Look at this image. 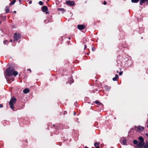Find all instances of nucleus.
Segmentation results:
<instances>
[{"mask_svg":"<svg viewBox=\"0 0 148 148\" xmlns=\"http://www.w3.org/2000/svg\"><path fill=\"white\" fill-rule=\"evenodd\" d=\"M66 3L71 6H73L74 4V2L73 1H67Z\"/></svg>","mask_w":148,"mask_h":148,"instance_id":"423d86ee","label":"nucleus"},{"mask_svg":"<svg viewBox=\"0 0 148 148\" xmlns=\"http://www.w3.org/2000/svg\"><path fill=\"white\" fill-rule=\"evenodd\" d=\"M75 112H74V115H75Z\"/></svg>","mask_w":148,"mask_h":148,"instance_id":"58836bf2","label":"nucleus"},{"mask_svg":"<svg viewBox=\"0 0 148 148\" xmlns=\"http://www.w3.org/2000/svg\"><path fill=\"white\" fill-rule=\"evenodd\" d=\"M3 107V105L2 104H0V108H1Z\"/></svg>","mask_w":148,"mask_h":148,"instance_id":"393cba45","label":"nucleus"},{"mask_svg":"<svg viewBox=\"0 0 148 148\" xmlns=\"http://www.w3.org/2000/svg\"><path fill=\"white\" fill-rule=\"evenodd\" d=\"M1 23V21H0V23Z\"/></svg>","mask_w":148,"mask_h":148,"instance_id":"c03bdc74","label":"nucleus"},{"mask_svg":"<svg viewBox=\"0 0 148 148\" xmlns=\"http://www.w3.org/2000/svg\"><path fill=\"white\" fill-rule=\"evenodd\" d=\"M14 13H16V11H14Z\"/></svg>","mask_w":148,"mask_h":148,"instance_id":"2f4dec72","label":"nucleus"},{"mask_svg":"<svg viewBox=\"0 0 148 148\" xmlns=\"http://www.w3.org/2000/svg\"><path fill=\"white\" fill-rule=\"evenodd\" d=\"M96 148H100L99 146L98 147H96Z\"/></svg>","mask_w":148,"mask_h":148,"instance_id":"e433bc0d","label":"nucleus"},{"mask_svg":"<svg viewBox=\"0 0 148 148\" xmlns=\"http://www.w3.org/2000/svg\"><path fill=\"white\" fill-rule=\"evenodd\" d=\"M12 39H11V40H10V41L11 42H12Z\"/></svg>","mask_w":148,"mask_h":148,"instance_id":"f704fd0d","label":"nucleus"},{"mask_svg":"<svg viewBox=\"0 0 148 148\" xmlns=\"http://www.w3.org/2000/svg\"><path fill=\"white\" fill-rule=\"evenodd\" d=\"M122 143L124 145H126L127 143V140L125 139H124L122 141Z\"/></svg>","mask_w":148,"mask_h":148,"instance_id":"ddd939ff","label":"nucleus"},{"mask_svg":"<svg viewBox=\"0 0 148 148\" xmlns=\"http://www.w3.org/2000/svg\"><path fill=\"white\" fill-rule=\"evenodd\" d=\"M147 121H148V119H147Z\"/></svg>","mask_w":148,"mask_h":148,"instance_id":"49530a36","label":"nucleus"},{"mask_svg":"<svg viewBox=\"0 0 148 148\" xmlns=\"http://www.w3.org/2000/svg\"><path fill=\"white\" fill-rule=\"evenodd\" d=\"M146 72H147V73H148V71H146Z\"/></svg>","mask_w":148,"mask_h":148,"instance_id":"a19ab883","label":"nucleus"},{"mask_svg":"<svg viewBox=\"0 0 148 148\" xmlns=\"http://www.w3.org/2000/svg\"><path fill=\"white\" fill-rule=\"evenodd\" d=\"M119 76L117 74L115 75V76L112 79V80L114 81H116L117 80V79L118 78Z\"/></svg>","mask_w":148,"mask_h":148,"instance_id":"f8f14e48","label":"nucleus"},{"mask_svg":"<svg viewBox=\"0 0 148 148\" xmlns=\"http://www.w3.org/2000/svg\"><path fill=\"white\" fill-rule=\"evenodd\" d=\"M95 102L97 103V104H98L99 103V102L98 101H96Z\"/></svg>","mask_w":148,"mask_h":148,"instance_id":"cd10ccee","label":"nucleus"},{"mask_svg":"<svg viewBox=\"0 0 148 148\" xmlns=\"http://www.w3.org/2000/svg\"><path fill=\"white\" fill-rule=\"evenodd\" d=\"M69 81H70V82H69L70 83V84H71V83H73V80L71 78H70L69 79Z\"/></svg>","mask_w":148,"mask_h":148,"instance_id":"aec40b11","label":"nucleus"},{"mask_svg":"<svg viewBox=\"0 0 148 148\" xmlns=\"http://www.w3.org/2000/svg\"><path fill=\"white\" fill-rule=\"evenodd\" d=\"M12 81H14V78H12Z\"/></svg>","mask_w":148,"mask_h":148,"instance_id":"c9c22d12","label":"nucleus"},{"mask_svg":"<svg viewBox=\"0 0 148 148\" xmlns=\"http://www.w3.org/2000/svg\"><path fill=\"white\" fill-rule=\"evenodd\" d=\"M84 40H85V41H87V39H86V38H84Z\"/></svg>","mask_w":148,"mask_h":148,"instance_id":"c85d7f7f","label":"nucleus"},{"mask_svg":"<svg viewBox=\"0 0 148 148\" xmlns=\"http://www.w3.org/2000/svg\"><path fill=\"white\" fill-rule=\"evenodd\" d=\"M147 1L148 0H140V5H142L143 3H145V1Z\"/></svg>","mask_w":148,"mask_h":148,"instance_id":"2eb2a0df","label":"nucleus"},{"mask_svg":"<svg viewBox=\"0 0 148 148\" xmlns=\"http://www.w3.org/2000/svg\"><path fill=\"white\" fill-rule=\"evenodd\" d=\"M105 90L106 91H108L110 89V87L107 86H104Z\"/></svg>","mask_w":148,"mask_h":148,"instance_id":"9d476101","label":"nucleus"},{"mask_svg":"<svg viewBox=\"0 0 148 148\" xmlns=\"http://www.w3.org/2000/svg\"><path fill=\"white\" fill-rule=\"evenodd\" d=\"M77 28L79 30H82L85 28L84 25H77Z\"/></svg>","mask_w":148,"mask_h":148,"instance_id":"6e6552de","label":"nucleus"},{"mask_svg":"<svg viewBox=\"0 0 148 148\" xmlns=\"http://www.w3.org/2000/svg\"><path fill=\"white\" fill-rule=\"evenodd\" d=\"M143 147H138V148H142Z\"/></svg>","mask_w":148,"mask_h":148,"instance_id":"72a5a7b5","label":"nucleus"},{"mask_svg":"<svg viewBox=\"0 0 148 148\" xmlns=\"http://www.w3.org/2000/svg\"><path fill=\"white\" fill-rule=\"evenodd\" d=\"M16 101V98L15 97H13L12 98H11L9 102V104L10 106V107L13 110H14V105Z\"/></svg>","mask_w":148,"mask_h":148,"instance_id":"7ed1b4c3","label":"nucleus"},{"mask_svg":"<svg viewBox=\"0 0 148 148\" xmlns=\"http://www.w3.org/2000/svg\"><path fill=\"white\" fill-rule=\"evenodd\" d=\"M103 4H104V5H106V4H107V2H106V1H104L103 2Z\"/></svg>","mask_w":148,"mask_h":148,"instance_id":"b1692460","label":"nucleus"},{"mask_svg":"<svg viewBox=\"0 0 148 148\" xmlns=\"http://www.w3.org/2000/svg\"><path fill=\"white\" fill-rule=\"evenodd\" d=\"M84 148H88V147H84Z\"/></svg>","mask_w":148,"mask_h":148,"instance_id":"ea45409f","label":"nucleus"},{"mask_svg":"<svg viewBox=\"0 0 148 148\" xmlns=\"http://www.w3.org/2000/svg\"><path fill=\"white\" fill-rule=\"evenodd\" d=\"M95 146L96 147L99 146V143H95L94 144Z\"/></svg>","mask_w":148,"mask_h":148,"instance_id":"f3484780","label":"nucleus"},{"mask_svg":"<svg viewBox=\"0 0 148 148\" xmlns=\"http://www.w3.org/2000/svg\"><path fill=\"white\" fill-rule=\"evenodd\" d=\"M9 7L8 6L6 7L5 9V11L6 12V13H8L9 12Z\"/></svg>","mask_w":148,"mask_h":148,"instance_id":"4468645a","label":"nucleus"},{"mask_svg":"<svg viewBox=\"0 0 148 148\" xmlns=\"http://www.w3.org/2000/svg\"><path fill=\"white\" fill-rule=\"evenodd\" d=\"M29 89L27 88H25L23 90V92L25 94L29 92Z\"/></svg>","mask_w":148,"mask_h":148,"instance_id":"1a4fd4ad","label":"nucleus"},{"mask_svg":"<svg viewBox=\"0 0 148 148\" xmlns=\"http://www.w3.org/2000/svg\"><path fill=\"white\" fill-rule=\"evenodd\" d=\"M42 10L43 12H45L48 10L47 7L45 6H43L42 8Z\"/></svg>","mask_w":148,"mask_h":148,"instance_id":"0eeeda50","label":"nucleus"},{"mask_svg":"<svg viewBox=\"0 0 148 148\" xmlns=\"http://www.w3.org/2000/svg\"><path fill=\"white\" fill-rule=\"evenodd\" d=\"M32 3V1H29V4H30Z\"/></svg>","mask_w":148,"mask_h":148,"instance_id":"bb28decb","label":"nucleus"},{"mask_svg":"<svg viewBox=\"0 0 148 148\" xmlns=\"http://www.w3.org/2000/svg\"><path fill=\"white\" fill-rule=\"evenodd\" d=\"M83 43H84V42H83Z\"/></svg>","mask_w":148,"mask_h":148,"instance_id":"a18cd8bd","label":"nucleus"},{"mask_svg":"<svg viewBox=\"0 0 148 148\" xmlns=\"http://www.w3.org/2000/svg\"><path fill=\"white\" fill-rule=\"evenodd\" d=\"M92 51H93V48H92Z\"/></svg>","mask_w":148,"mask_h":148,"instance_id":"4c0bfd02","label":"nucleus"},{"mask_svg":"<svg viewBox=\"0 0 148 148\" xmlns=\"http://www.w3.org/2000/svg\"><path fill=\"white\" fill-rule=\"evenodd\" d=\"M145 135L147 136L148 137V134H146Z\"/></svg>","mask_w":148,"mask_h":148,"instance_id":"c756f323","label":"nucleus"},{"mask_svg":"<svg viewBox=\"0 0 148 148\" xmlns=\"http://www.w3.org/2000/svg\"><path fill=\"white\" fill-rule=\"evenodd\" d=\"M138 142L137 140H135L133 141V143L135 145H136L135 147L138 148V147H143L144 142V140L142 137L140 136L138 138Z\"/></svg>","mask_w":148,"mask_h":148,"instance_id":"f03ea898","label":"nucleus"},{"mask_svg":"<svg viewBox=\"0 0 148 148\" xmlns=\"http://www.w3.org/2000/svg\"><path fill=\"white\" fill-rule=\"evenodd\" d=\"M16 0H13V1L11 2L10 3V5H14L15 3L16 2Z\"/></svg>","mask_w":148,"mask_h":148,"instance_id":"a211bd4d","label":"nucleus"},{"mask_svg":"<svg viewBox=\"0 0 148 148\" xmlns=\"http://www.w3.org/2000/svg\"><path fill=\"white\" fill-rule=\"evenodd\" d=\"M147 3H148V1H147Z\"/></svg>","mask_w":148,"mask_h":148,"instance_id":"de8ad7c7","label":"nucleus"},{"mask_svg":"<svg viewBox=\"0 0 148 148\" xmlns=\"http://www.w3.org/2000/svg\"><path fill=\"white\" fill-rule=\"evenodd\" d=\"M20 38V34H17L16 33H15L14 34V42L17 41Z\"/></svg>","mask_w":148,"mask_h":148,"instance_id":"20e7f679","label":"nucleus"},{"mask_svg":"<svg viewBox=\"0 0 148 148\" xmlns=\"http://www.w3.org/2000/svg\"><path fill=\"white\" fill-rule=\"evenodd\" d=\"M147 127H148V125H147Z\"/></svg>","mask_w":148,"mask_h":148,"instance_id":"79ce46f5","label":"nucleus"},{"mask_svg":"<svg viewBox=\"0 0 148 148\" xmlns=\"http://www.w3.org/2000/svg\"><path fill=\"white\" fill-rule=\"evenodd\" d=\"M7 42V40H5L3 41V43L4 44H6V43Z\"/></svg>","mask_w":148,"mask_h":148,"instance_id":"5701e85b","label":"nucleus"},{"mask_svg":"<svg viewBox=\"0 0 148 148\" xmlns=\"http://www.w3.org/2000/svg\"><path fill=\"white\" fill-rule=\"evenodd\" d=\"M39 3L41 5H43V3L42 2V1H40L39 2Z\"/></svg>","mask_w":148,"mask_h":148,"instance_id":"412c9836","label":"nucleus"},{"mask_svg":"<svg viewBox=\"0 0 148 148\" xmlns=\"http://www.w3.org/2000/svg\"><path fill=\"white\" fill-rule=\"evenodd\" d=\"M135 127L136 129L138 131H142L144 129V127H143L140 126H135Z\"/></svg>","mask_w":148,"mask_h":148,"instance_id":"39448f33","label":"nucleus"},{"mask_svg":"<svg viewBox=\"0 0 148 148\" xmlns=\"http://www.w3.org/2000/svg\"><path fill=\"white\" fill-rule=\"evenodd\" d=\"M123 71L120 72L119 73V75H121L122 74H123Z\"/></svg>","mask_w":148,"mask_h":148,"instance_id":"4be33fe9","label":"nucleus"},{"mask_svg":"<svg viewBox=\"0 0 148 148\" xmlns=\"http://www.w3.org/2000/svg\"><path fill=\"white\" fill-rule=\"evenodd\" d=\"M87 47L86 45H84V49H85Z\"/></svg>","mask_w":148,"mask_h":148,"instance_id":"a878e982","label":"nucleus"},{"mask_svg":"<svg viewBox=\"0 0 148 148\" xmlns=\"http://www.w3.org/2000/svg\"><path fill=\"white\" fill-rule=\"evenodd\" d=\"M28 70H29V71H30V72H31V71L30 69H28Z\"/></svg>","mask_w":148,"mask_h":148,"instance_id":"473e14b6","label":"nucleus"},{"mask_svg":"<svg viewBox=\"0 0 148 148\" xmlns=\"http://www.w3.org/2000/svg\"><path fill=\"white\" fill-rule=\"evenodd\" d=\"M5 74L7 76H11L13 75L16 76L18 75V73L15 71L14 69L12 67H9L6 69L5 71Z\"/></svg>","mask_w":148,"mask_h":148,"instance_id":"f257e3e1","label":"nucleus"},{"mask_svg":"<svg viewBox=\"0 0 148 148\" xmlns=\"http://www.w3.org/2000/svg\"><path fill=\"white\" fill-rule=\"evenodd\" d=\"M58 10L59 11H61L62 12V13L64 12L65 10L63 8H58Z\"/></svg>","mask_w":148,"mask_h":148,"instance_id":"dca6fc26","label":"nucleus"},{"mask_svg":"<svg viewBox=\"0 0 148 148\" xmlns=\"http://www.w3.org/2000/svg\"><path fill=\"white\" fill-rule=\"evenodd\" d=\"M139 0H131L132 2V3H137L139 1Z\"/></svg>","mask_w":148,"mask_h":148,"instance_id":"6ab92c4d","label":"nucleus"},{"mask_svg":"<svg viewBox=\"0 0 148 148\" xmlns=\"http://www.w3.org/2000/svg\"><path fill=\"white\" fill-rule=\"evenodd\" d=\"M45 12H46V14H47L48 13H49V12H47V11H46Z\"/></svg>","mask_w":148,"mask_h":148,"instance_id":"7c9ffc66","label":"nucleus"},{"mask_svg":"<svg viewBox=\"0 0 148 148\" xmlns=\"http://www.w3.org/2000/svg\"><path fill=\"white\" fill-rule=\"evenodd\" d=\"M143 148H148V140H147L146 141V144L144 145Z\"/></svg>","mask_w":148,"mask_h":148,"instance_id":"9b49d317","label":"nucleus"},{"mask_svg":"<svg viewBox=\"0 0 148 148\" xmlns=\"http://www.w3.org/2000/svg\"><path fill=\"white\" fill-rule=\"evenodd\" d=\"M69 39H70V37H69Z\"/></svg>","mask_w":148,"mask_h":148,"instance_id":"37998d69","label":"nucleus"}]
</instances>
